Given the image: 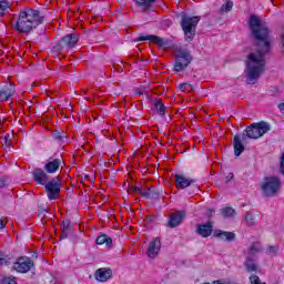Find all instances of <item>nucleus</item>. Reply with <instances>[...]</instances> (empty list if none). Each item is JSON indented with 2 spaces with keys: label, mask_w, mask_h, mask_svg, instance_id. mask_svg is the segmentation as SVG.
<instances>
[{
  "label": "nucleus",
  "mask_w": 284,
  "mask_h": 284,
  "mask_svg": "<svg viewBox=\"0 0 284 284\" xmlns=\"http://www.w3.org/2000/svg\"><path fill=\"white\" fill-rule=\"evenodd\" d=\"M248 28L254 41L255 51L248 53L245 60L244 73L246 74V83L255 85L261 79L267 62L265 55L272 52V30L257 16H251Z\"/></svg>",
  "instance_id": "f257e3e1"
},
{
  "label": "nucleus",
  "mask_w": 284,
  "mask_h": 284,
  "mask_svg": "<svg viewBox=\"0 0 284 284\" xmlns=\"http://www.w3.org/2000/svg\"><path fill=\"white\" fill-rule=\"evenodd\" d=\"M43 21H45V16L41 14V11L32 8H24L20 10L13 28L20 34H30V32L36 30V28H39Z\"/></svg>",
  "instance_id": "f03ea898"
},
{
  "label": "nucleus",
  "mask_w": 284,
  "mask_h": 284,
  "mask_svg": "<svg viewBox=\"0 0 284 284\" xmlns=\"http://www.w3.org/2000/svg\"><path fill=\"white\" fill-rule=\"evenodd\" d=\"M180 17V26L184 32V41L190 43L194 41V37H196V26H199V21H201V16L191 17L190 14L182 12Z\"/></svg>",
  "instance_id": "7ed1b4c3"
},
{
  "label": "nucleus",
  "mask_w": 284,
  "mask_h": 284,
  "mask_svg": "<svg viewBox=\"0 0 284 284\" xmlns=\"http://www.w3.org/2000/svg\"><path fill=\"white\" fill-rule=\"evenodd\" d=\"M270 130H272L270 122L261 121L252 123L243 131L242 141H247V139H261V136L267 134Z\"/></svg>",
  "instance_id": "20e7f679"
},
{
  "label": "nucleus",
  "mask_w": 284,
  "mask_h": 284,
  "mask_svg": "<svg viewBox=\"0 0 284 284\" xmlns=\"http://www.w3.org/2000/svg\"><path fill=\"white\" fill-rule=\"evenodd\" d=\"M192 60V52H190V50L183 48L178 49L174 60V72H183L184 70H187Z\"/></svg>",
  "instance_id": "39448f33"
},
{
  "label": "nucleus",
  "mask_w": 284,
  "mask_h": 284,
  "mask_svg": "<svg viewBox=\"0 0 284 284\" xmlns=\"http://www.w3.org/2000/svg\"><path fill=\"white\" fill-rule=\"evenodd\" d=\"M79 43L78 33H69L61 38L57 44L53 45V52H65V50H72Z\"/></svg>",
  "instance_id": "423d86ee"
},
{
  "label": "nucleus",
  "mask_w": 284,
  "mask_h": 284,
  "mask_svg": "<svg viewBox=\"0 0 284 284\" xmlns=\"http://www.w3.org/2000/svg\"><path fill=\"white\" fill-rule=\"evenodd\" d=\"M261 190L264 196H274L281 190V180L276 176L265 178Z\"/></svg>",
  "instance_id": "0eeeda50"
},
{
  "label": "nucleus",
  "mask_w": 284,
  "mask_h": 284,
  "mask_svg": "<svg viewBox=\"0 0 284 284\" xmlns=\"http://www.w3.org/2000/svg\"><path fill=\"white\" fill-rule=\"evenodd\" d=\"M61 187H63V184L61 183L60 176H55L51 181L47 182V184H44V189L49 201H54L59 199Z\"/></svg>",
  "instance_id": "6e6552de"
},
{
  "label": "nucleus",
  "mask_w": 284,
  "mask_h": 284,
  "mask_svg": "<svg viewBox=\"0 0 284 284\" xmlns=\"http://www.w3.org/2000/svg\"><path fill=\"white\" fill-rule=\"evenodd\" d=\"M32 267H34V262L28 256H20L13 263V270L18 272V274H28Z\"/></svg>",
  "instance_id": "1a4fd4ad"
},
{
  "label": "nucleus",
  "mask_w": 284,
  "mask_h": 284,
  "mask_svg": "<svg viewBox=\"0 0 284 284\" xmlns=\"http://www.w3.org/2000/svg\"><path fill=\"white\" fill-rule=\"evenodd\" d=\"M139 41H153V43H155V45H159L160 48H165V45H168V41L159 36H145L141 33L134 40L135 43H139Z\"/></svg>",
  "instance_id": "9d476101"
},
{
  "label": "nucleus",
  "mask_w": 284,
  "mask_h": 284,
  "mask_svg": "<svg viewBox=\"0 0 284 284\" xmlns=\"http://www.w3.org/2000/svg\"><path fill=\"white\" fill-rule=\"evenodd\" d=\"M185 216H186L185 211H178L171 214L169 217L166 227H171V229L179 227V225H181V223L185 221Z\"/></svg>",
  "instance_id": "9b49d317"
},
{
  "label": "nucleus",
  "mask_w": 284,
  "mask_h": 284,
  "mask_svg": "<svg viewBox=\"0 0 284 284\" xmlns=\"http://www.w3.org/2000/svg\"><path fill=\"white\" fill-rule=\"evenodd\" d=\"M62 163L63 159L49 158L48 162L44 164V171L47 172V174H57Z\"/></svg>",
  "instance_id": "f8f14e48"
},
{
  "label": "nucleus",
  "mask_w": 284,
  "mask_h": 284,
  "mask_svg": "<svg viewBox=\"0 0 284 284\" xmlns=\"http://www.w3.org/2000/svg\"><path fill=\"white\" fill-rule=\"evenodd\" d=\"M31 174L36 183H39L40 185H45L48 183V172L43 171V169L36 168L32 170Z\"/></svg>",
  "instance_id": "ddd939ff"
},
{
  "label": "nucleus",
  "mask_w": 284,
  "mask_h": 284,
  "mask_svg": "<svg viewBox=\"0 0 284 284\" xmlns=\"http://www.w3.org/2000/svg\"><path fill=\"white\" fill-rule=\"evenodd\" d=\"M159 252H161V240L156 237L149 243L146 254L149 258H155L159 255Z\"/></svg>",
  "instance_id": "4468645a"
},
{
  "label": "nucleus",
  "mask_w": 284,
  "mask_h": 284,
  "mask_svg": "<svg viewBox=\"0 0 284 284\" xmlns=\"http://www.w3.org/2000/svg\"><path fill=\"white\" fill-rule=\"evenodd\" d=\"M214 226L212 221H209L206 224H199L195 232L203 239H207L209 236H212Z\"/></svg>",
  "instance_id": "2eb2a0df"
},
{
  "label": "nucleus",
  "mask_w": 284,
  "mask_h": 284,
  "mask_svg": "<svg viewBox=\"0 0 284 284\" xmlns=\"http://www.w3.org/2000/svg\"><path fill=\"white\" fill-rule=\"evenodd\" d=\"M233 150L236 156H241L245 152V144H243V136L236 134L233 136Z\"/></svg>",
  "instance_id": "dca6fc26"
},
{
  "label": "nucleus",
  "mask_w": 284,
  "mask_h": 284,
  "mask_svg": "<svg viewBox=\"0 0 284 284\" xmlns=\"http://www.w3.org/2000/svg\"><path fill=\"white\" fill-rule=\"evenodd\" d=\"M192 183H196V180L187 179L184 175H175V186L178 190H185V187H190Z\"/></svg>",
  "instance_id": "f3484780"
},
{
  "label": "nucleus",
  "mask_w": 284,
  "mask_h": 284,
  "mask_svg": "<svg viewBox=\"0 0 284 284\" xmlns=\"http://www.w3.org/2000/svg\"><path fill=\"white\" fill-rule=\"evenodd\" d=\"M213 236L220 239L221 241H227L229 243H232V241H236V234L234 232L215 230Z\"/></svg>",
  "instance_id": "a211bd4d"
},
{
  "label": "nucleus",
  "mask_w": 284,
  "mask_h": 284,
  "mask_svg": "<svg viewBox=\"0 0 284 284\" xmlns=\"http://www.w3.org/2000/svg\"><path fill=\"white\" fill-rule=\"evenodd\" d=\"M95 278L100 283H105V281H108L109 278H112V270H110V268H99L95 272Z\"/></svg>",
  "instance_id": "6ab92c4d"
},
{
  "label": "nucleus",
  "mask_w": 284,
  "mask_h": 284,
  "mask_svg": "<svg viewBox=\"0 0 284 284\" xmlns=\"http://www.w3.org/2000/svg\"><path fill=\"white\" fill-rule=\"evenodd\" d=\"M135 3L141 8L142 12H152V6L156 3V0H135Z\"/></svg>",
  "instance_id": "aec40b11"
},
{
  "label": "nucleus",
  "mask_w": 284,
  "mask_h": 284,
  "mask_svg": "<svg viewBox=\"0 0 284 284\" xmlns=\"http://www.w3.org/2000/svg\"><path fill=\"white\" fill-rule=\"evenodd\" d=\"M142 196L144 199H151L153 201H156V199H159V196H161V191H159L155 186H151L148 189V191H144L142 193Z\"/></svg>",
  "instance_id": "412c9836"
},
{
  "label": "nucleus",
  "mask_w": 284,
  "mask_h": 284,
  "mask_svg": "<svg viewBox=\"0 0 284 284\" xmlns=\"http://www.w3.org/2000/svg\"><path fill=\"white\" fill-rule=\"evenodd\" d=\"M244 266L246 267V271L250 273L258 271V264H256V260L252 256H246Z\"/></svg>",
  "instance_id": "4be33fe9"
},
{
  "label": "nucleus",
  "mask_w": 284,
  "mask_h": 284,
  "mask_svg": "<svg viewBox=\"0 0 284 284\" xmlns=\"http://www.w3.org/2000/svg\"><path fill=\"white\" fill-rule=\"evenodd\" d=\"M97 245H105V247H112V237L108 236V234H100L95 240Z\"/></svg>",
  "instance_id": "5701e85b"
},
{
  "label": "nucleus",
  "mask_w": 284,
  "mask_h": 284,
  "mask_svg": "<svg viewBox=\"0 0 284 284\" xmlns=\"http://www.w3.org/2000/svg\"><path fill=\"white\" fill-rule=\"evenodd\" d=\"M12 94H14V88L12 85L4 87L3 90L0 91V103L1 101H8Z\"/></svg>",
  "instance_id": "b1692460"
},
{
  "label": "nucleus",
  "mask_w": 284,
  "mask_h": 284,
  "mask_svg": "<svg viewBox=\"0 0 284 284\" xmlns=\"http://www.w3.org/2000/svg\"><path fill=\"white\" fill-rule=\"evenodd\" d=\"M70 232H72V223H70V220L62 221L61 239H68V236L70 235Z\"/></svg>",
  "instance_id": "393cba45"
},
{
  "label": "nucleus",
  "mask_w": 284,
  "mask_h": 284,
  "mask_svg": "<svg viewBox=\"0 0 284 284\" xmlns=\"http://www.w3.org/2000/svg\"><path fill=\"white\" fill-rule=\"evenodd\" d=\"M153 108L158 110V113L160 114V116L165 115L166 108L162 100L156 99L153 103Z\"/></svg>",
  "instance_id": "a878e982"
},
{
  "label": "nucleus",
  "mask_w": 284,
  "mask_h": 284,
  "mask_svg": "<svg viewBox=\"0 0 284 284\" xmlns=\"http://www.w3.org/2000/svg\"><path fill=\"white\" fill-rule=\"evenodd\" d=\"M258 252H263V247L261 246V243L254 242L248 248L247 256L253 257L255 254H258Z\"/></svg>",
  "instance_id": "bb28decb"
},
{
  "label": "nucleus",
  "mask_w": 284,
  "mask_h": 284,
  "mask_svg": "<svg viewBox=\"0 0 284 284\" xmlns=\"http://www.w3.org/2000/svg\"><path fill=\"white\" fill-rule=\"evenodd\" d=\"M221 214H222V216H224V219H230V217L234 216V214H236V211L234 209H232V206H226L221 210Z\"/></svg>",
  "instance_id": "cd10ccee"
},
{
  "label": "nucleus",
  "mask_w": 284,
  "mask_h": 284,
  "mask_svg": "<svg viewBox=\"0 0 284 284\" xmlns=\"http://www.w3.org/2000/svg\"><path fill=\"white\" fill-rule=\"evenodd\" d=\"M245 221L250 227L256 225V215L252 212H246Z\"/></svg>",
  "instance_id": "c85d7f7f"
},
{
  "label": "nucleus",
  "mask_w": 284,
  "mask_h": 284,
  "mask_svg": "<svg viewBox=\"0 0 284 284\" xmlns=\"http://www.w3.org/2000/svg\"><path fill=\"white\" fill-rule=\"evenodd\" d=\"M10 7V2L8 0H1L0 1V17H3L6 14V10Z\"/></svg>",
  "instance_id": "c756f323"
},
{
  "label": "nucleus",
  "mask_w": 284,
  "mask_h": 284,
  "mask_svg": "<svg viewBox=\"0 0 284 284\" xmlns=\"http://www.w3.org/2000/svg\"><path fill=\"white\" fill-rule=\"evenodd\" d=\"M179 90H181L182 92H192L194 89L192 88V84L185 82V83H181L179 84Z\"/></svg>",
  "instance_id": "7c9ffc66"
},
{
  "label": "nucleus",
  "mask_w": 284,
  "mask_h": 284,
  "mask_svg": "<svg viewBox=\"0 0 284 284\" xmlns=\"http://www.w3.org/2000/svg\"><path fill=\"white\" fill-rule=\"evenodd\" d=\"M234 8V2L227 0L225 4L221 7L222 12H230Z\"/></svg>",
  "instance_id": "2f4dec72"
},
{
  "label": "nucleus",
  "mask_w": 284,
  "mask_h": 284,
  "mask_svg": "<svg viewBox=\"0 0 284 284\" xmlns=\"http://www.w3.org/2000/svg\"><path fill=\"white\" fill-rule=\"evenodd\" d=\"M250 283L251 284H265V283L261 282V278L255 274H252L250 276Z\"/></svg>",
  "instance_id": "473e14b6"
},
{
  "label": "nucleus",
  "mask_w": 284,
  "mask_h": 284,
  "mask_svg": "<svg viewBox=\"0 0 284 284\" xmlns=\"http://www.w3.org/2000/svg\"><path fill=\"white\" fill-rule=\"evenodd\" d=\"M0 284H17V277H4Z\"/></svg>",
  "instance_id": "72a5a7b5"
},
{
  "label": "nucleus",
  "mask_w": 284,
  "mask_h": 284,
  "mask_svg": "<svg viewBox=\"0 0 284 284\" xmlns=\"http://www.w3.org/2000/svg\"><path fill=\"white\" fill-rule=\"evenodd\" d=\"M132 192H135L138 194H141V196H143V192H145V190L139 187V186H131Z\"/></svg>",
  "instance_id": "f704fd0d"
},
{
  "label": "nucleus",
  "mask_w": 284,
  "mask_h": 284,
  "mask_svg": "<svg viewBox=\"0 0 284 284\" xmlns=\"http://www.w3.org/2000/svg\"><path fill=\"white\" fill-rule=\"evenodd\" d=\"M280 174L284 175V153L281 156V161H280Z\"/></svg>",
  "instance_id": "c9c22d12"
},
{
  "label": "nucleus",
  "mask_w": 284,
  "mask_h": 284,
  "mask_svg": "<svg viewBox=\"0 0 284 284\" xmlns=\"http://www.w3.org/2000/svg\"><path fill=\"white\" fill-rule=\"evenodd\" d=\"M53 138L57 140V141H63V134L59 131H55L53 133Z\"/></svg>",
  "instance_id": "e433bc0d"
},
{
  "label": "nucleus",
  "mask_w": 284,
  "mask_h": 284,
  "mask_svg": "<svg viewBox=\"0 0 284 284\" xmlns=\"http://www.w3.org/2000/svg\"><path fill=\"white\" fill-rule=\"evenodd\" d=\"M277 252L278 251L276 250V246H268V250H267L268 254H273V256H276Z\"/></svg>",
  "instance_id": "4c0bfd02"
},
{
  "label": "nucleus",
  "mask_w": 284,
  "mask_h": 284,
  "mask_svg": "<svg viewBox=\"0 0 284 284\" xmlns=\"http://www.w3.org/2000/svg\"><path fill=\"white\" fill-rule=\"evenodd\" d=\"M8 186V180L6 178H0V189Z\"/></svg>",
  "instance_id": "58836bf2"
},
{
  "label": "nucleus",
  "mask_w": 284,
  "mask_h": 284,
  "mask_svg": "<svg viewBox=\"0 0 284 284\" xmlns=\"http://www.w3.org/2000/svg\"><path fill=\"white\" fill-rule=\"evenodd\" d=\"M232 179H234V173H229L226 175V183H230V181H232Z\"/></svg>",
  "instance_id": "ea45409f"
},
{
  "label": "nucleus",
  "mask_w": 284,
  "mask_h": 284,
  "mask_svg": "<svg viewBox=\"0 0 284 284\" xmlns=\"http://www.w3.org/2000/svg\"><path fill=\"white\" fill-rule=\"evenodd\" d=\"M6 229V221H3V217L0 219V230Z\"/></svg>",
  "instance_id": "a19ab883"
},
{
  "label": "nucleus",
  "mask_w": 284,
  "mask_h": 284,
  "mask_svg": "<svg viewBox=\"0 0 284 284\" xmlns=\"http://www.w3.org/2000/svg\"><path fill=\"white\" fill-rule=\"evenodd\" d=\"M280 112L284 115V102L278 104Z\"/></svg>",
  "instance_id": "79ce46f5"
},
{
  "label": "nucleus",
  "mask_w": 284,
  "mask_h": 284,
  "mask_svg": "<svg viewBox=\"0 0 284 284\" xmlns=\"http://www.w3.org/2000/svg\"><path fill=\"white\" fill-rule=\"evenodd\" d=\"M3 141H4L6 145H10V135H6L3 138Z\"/></svg>",
  "instance_id": "37998d69"
},
{
  "label": "nucleus",
  "mask_w": 284,
  "mask_h": 284,
  "mask_svg": "<svg viewBox=\"0 0 284 284\" xmlns=\"http://www.w3.org/2000/svg\"><path fill=\"white\" fill-rule=\"evenodd\" d=\"M214 212H215L214 209H209L207 210V215L209 216H214Z\"/></svg>",
  "instance_id": "c03bdc74"
},
{
  "label": "nucleus",
  "mask_w": 284,
  "mask_h": 284,
  "mask_svg": "<svg viewBox=\"0 0 284 284\" xmlns=\"http://www.w3.org/2000/svg\"><path fill=\"white\" fill-rule=\"evenodd\" d=\"M144 93L143 90H138L135 91V97H141Z\"/></svg>",
  "instance_id": "a18cd8bd"
},
{
  "label": "nucleus",
  "mask_w": 284,
  "mask_h": 284,
  "mask_svg": "<svg viewBox=\"0 0 284 284\" xmlns=\"http://www.w3.org/2000/svg\"><path fill=\"white\" fill-rule=\"evenodd\" d=\"M212 284H230V283H223L220 280L213 281Z\"/></svg>",
  "instance_id": "49530a36"
},
{
  "label": "nucleus",
  "mask_w": 284,
  "mask_h": 284,
  "mask_svg": "<svg viewBox=\"0 0 284 284\" xmlns=\"http://www.w3.org/2000/svg\"><path fill=\"white\" fill-rule=\"evenodd\" d=\"M41 33L44 34V33H45V29H42V30H41Z\"/></svg>",
  "instance_id": "de8ad7c7"
},
{
  "label": "nucleus",
  "mask_w": 284,
  "mask_h": 284,
  "mask_svg": "<svg viewBox=\"0 0 284 284\" xmlns=\"http://www.w3.org/2000/svg\"><path fill=\"white\" fill-rule=\"evenodd\" d=\"M2 263H3V258L0 257V265H2Z\"/></svg>",
  "instance_id": "09e8293b"
},
{
  "label": "nucleus",
  "mask_w": 284,
  "mask_h": 284,
  "mask_svg": "<svg viewBox=\"0 0 284 284\" xmlns=\"http://www.w3.org/2000/svg\"><path fill=\"white\" fill-rule=\"evenodd\" d=\"M196 190H199V186H196Z\"/></svg>",
  "instance_id": "8fccbe9b"
}]
</instances>
